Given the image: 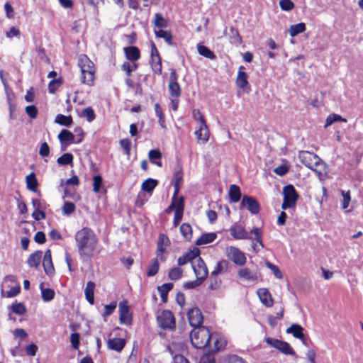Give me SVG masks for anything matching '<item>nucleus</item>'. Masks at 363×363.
I'll return each instance as SVG.
<instances>
[{"label": "nucleus", "mask_w": 363, "mask_h": 363, "mask_svg": "<svg viewBox=\"0 0 363 363\" xmlns=\"http://www.w3.org/2000/svg\"><path fill=\"white\" fill-rule=\"evenodd\" d=\"M215 233H207L202 234L195 242L196 245H202L211 243L216 239Z\"/></svg>", "instance_id": "33"}, {"label": "nucleus", "mask_w": 363, "mask_h": 363, "mask_svg": "<svg viewBox=\"0 0 363 363\" xmlns=\"http://www.w3.org/2000/svg\"><path fill=\"white\" fill-rule=\"evenodd\" d=\"M306 24L304 23H299L297 24L291 25L289 28V33L291 37H294L306 30Z\"/></svg>", "instance_id": "46"}, {"label": "nucleus", "mask_w": 363, "mask_h": 363, "mask_svg": "<svg viewBox=\"0 0 363 363\" xmlns=\"http://www.w3.org/2000/svg\"><path fill=\"white\" fill-rule=\"evenodd\" d=\"M257 296L261 303L267 308L272 307L274 305V299L270 292L264 288L259 289L257 291Z\"/></svg>", "instance_id": "18"}, {"label": "nucleus", "mask_w": 363, "mask_h": 363, "mask_svg": "<svg viewBox=\"0 0 363 363\" xmlns=\"http://www.w3.org/2000/svg\"><path fill=\"white\" fill-rule=\"evenodd\" d=\"M337 121L345 122L346 120L342 118V116L340 115H337L335 113H332L328 116L326 121H325V127L326 128L328 126H330L333 123L337 122Z\"/></svg>", "instance_id": "56"}, {"label": "nucleus", "mask_w": 363, "mask_h": 363, "mask_svg": "<svg viewBox=\"0 0 363 363\" xmlns=\"http://www.w3.org/2000/svg\"><path fill=\"white\" fill-rule=\"evenodd\" d=\"M212 340L213 341V345L212 346L211 342L209 343V346L206 350L208 352H216L225 346V342L222 339H218V337H214L213 336L211 341Z\"/></svg>", "instance_id": "38"}, {"label": "nucleus", "mask_w": 363, "mask_h": 363, "mask_svg": "<svg viewBox=\"0 0 363 363\" xmlns=\"http://www.w3.org/2000/svg\"><path fill=\"white\" fill-rule=\"evenodd\" d=\"M95 283L89 281L86 283L84 294L86 301L91 304L93 305L94 303V289H95Z\"/></svg>", "instance_id": "31"}, {"label": "nucleus", "mask_w": 363, "mask_h": 363, "mask_svg": "<svg viewBox=\"0 0 363 363\" xmlns=\"http://www.w3.org/2000/svg\"><path fill=\"white\" fill-rule=\"evenodd\" d=\"M42 255L43 252L41 250H37L30 255L27 260L28 266L30 267L38 268L42 258Z\"/></svg>", "instance_id": "32"}, {"label": "nucleus", "mask_w": 363, "mask_h": 363, "mask_svg": "<svg viewBox=\"0 0 363 363\" xmlns=\"http://www.w3.org/2000/svg\"><path fill=\"white\" fill-rule=\"evenodd\" d=\"M180 233L183 238L188 241L192 238L193 231L191 225L189 223H184L180 225Z\"/></svg>", "instance_id": "42"}, {"label": "nucleus", "mask_w": 363, "mask_h": 363, "mask_svg": "<svg viewBox=\"0 0 363 363\" xmlns=\"http://www.w3.org/2000/svg\"><path fill=\"white\" fill-rule=\"evenodd\" d=\"M266 266L269 269L272 270V272H273L275 277H277V279H282L283 274H282L281 272L280 271L279 268L277 265L267 261V262H266Z\"/></svg>", "instance_id": "63"}, {"label": "nucleus", "mask_w": 363, "mask_h": 363, "mask_svg": "<svg viewBox=\"0 0 363 363\" xmlns=\"http://www.w3.org/2000/svg\"><path fill=\"white\" fill-rule=\"evenodd\" d=\"M102 177L101 175H95L93 177V191L94 193H99L102 186Z\"/></svg>", "instance_id": "60"}, {"label": "nucleus", "mask_w": 363, "mask_h": 363, "mask_svg": "<svg viewBox=\"0 0 363 363\" xmlns=\"http://www.w3.org/2000/svg\"><path fill=\"white\" fill-rule=\"evenodd\" d=\"M199 255L200 250L197 247H194L193 250H189L188 252L179 257L177 259V264L179 266H182L188 262L192 263Z\"/></svg>", "instance_id": "17"}, {"label": "nucleus", "mask_w": 363, "mask_h": 363, "mask_svg": "<svg viewBox=\"0 0 363 363\" xmlns=\"http://www.w3.org/2000/svg\"><path fill=\"white\" fill-rule=\"evenodd\" d=\"M26 186L27 188L35 192L37 191V187L38 186V182L35 177V174L34 172L30 173L26 178Z\"/></svg>", "instance_id": "40"}, {"label": "nucleus", "mask_w": 363, "mask_h": 363, "mask_svg": "<svg viewBox=\"0 0 363 363\" xmlns=\"http://www.w3.org/2000/svg\"><path fill=\"white\" fill-rule=\"evenodd\" d=\"M43 266L44 271L47 275H52L55 272V268L52 261L51 251L48 250L43 259Z\"/></svg>", "instance_id": "21"}, {"label": "nucleus", "mask_w": 363, "mask_h": 363, "mask_svg": "<svg viewBox=\"0 0 363 363\" xmlns=\"http://www.w3.org/2000/svg\"><path fill=\"white\" fill-rule=\"evenodd\" d=\"M148 157L152 164L157 165L159 167H162L161 159L162 154L159 149H153L149 151Z\"/></svg>", "instance_id": "30"}, {"label": "nucleus", "mask_w": 363, "mask_h": 363, "mask_svg": "<svg viewBox=\"0 0 363 363\" xmlns=\"http://www.w3.org/2000/svg\"><path fill=\"white\" fill-rule=\"evenodd\" d=\"M154 26L160 29L165 28L168 26V22L160 13H156L155 14Z\"/></svg>", "instance_id": "47"}, {"label": "nucleus", "mask_w": 363, "mask_h": 363, "mask_svg": "<svg viewBox=\"0 0 363 363\" xmlns=\"http://www.w3.org/2000/svg\"><path fill=\"white\" fill-rule=\"evenodd\" d=\"M192 268L196 279L204 281L208 274V268L204 261L199 256L192 262Z\"/></svg>", "instance_id": "10"}, {"label": "nucleus", "mask_w": 363, "mask_h": 363, "mask_svg": "<svg viewBox=\"0 0 363 363\" xmlns=\"http://www.w3.org/2000/svg\"><path fill=\"white\" fill-rule=\"evenodd\" d=\"M341 194L342 196L341 206L342 209L345 210L348 208L350 202L351 201L350 191H345L344 190H341Z\"/></svg>", "instance_id": "55"}, {"label": "nucleus", "mask_w": 363, "mask_h": 363, "mask_svg": "<svg viewBox=\"0 0 363 363\" xmlns=\"http://www.w3.org/2000/svg\"><path fill=\"white\" fill-rule=\"evenodd\" d=\"M77 65L81 71V82L89 86H94L96 72L94 63L86 55L81 54L77 58Z\"/></svg>", "instance_id": "2"}, {"label": "nucleus", "mask_w": 363, "mask_h": 363, "mask_svg": "<svg viewBox=\"0 0 363 363\" xmlns=\"http://www.w3.org/2000/svg\"><path fill=\"white\" fill-rule=\"evenodd\" d=\"M159 258L157 257L151 260L150 264L147 267V276L149 277L155 276L160 269Z\"/></svg>", "instance_id": "39"}, {"label": "nucleus", "mask_w": 363, "mask_h": 363, "mask_svg": "<svg viewBox=\"0 0 363 363\" xmlns=\"http://www.w3.org/2000/svg\"><path fill=\"white\" fill-rule=\"evenodd\" d=\"M193 118L194 120L199 122V125L205 127L206 124L205 117L199 109H194L192 111Z\"/></svg>", "instance_id": "57"}, {"label": "nucleus", "mask_w": 363, "mask_h": 363, "mask_svg": "<svg viewBox=\"0 0 363 363\" xmlns=\"http://www.w3.org/2000/svg\"><path fill=\"white\" fill-rule=\"evenodd\" d=\"M230 235L235 240H251L252 238L245 227L235 223L230 228Z\"/></svg>", "instance_id": "15"}, {"label": "nucleus", "mask_w": 363, "mask_h": 363, "mask_svg": "<svg viewBox=\"0 0 363 363\" xmlns=\"http://www.w3.org/2000/svg\"><path fill=\"white\" fill-rule=\"evenodd\" d=\"M298 158L301 163L310 169L314 166L316 161H320V157L316 154L305 150L298 152Z\"/></svg>", "instance_id": "14"}, {"label": "nucleus", "mask_w": 363, "mask_h": 363, "mask_svg": "<svg viewBox=\"0 0 363 363\" xmlns=\"http://www.w3.org/2000/svg\"><path fill=\"white\" fill-rule=\"evenodd\" d=\"M238 277L244 281L256 282L258 280V273L248 267H242L238 271Z\"/></svg>", "instance_id": "16"}, {"label": "nucleus", "mask_w": 363, "mask_h": 363, "mask_svg": "<svg viewBox=\"0 0 363 363\" xmlns=\"http://www.w3.org/2000/svg\"><path fill=\"white\" fill-rule=\"evenodd\" d=\"M62 84V80L59 79H53L48 84V91L50 94H55L57 89Z\"/></svg>", "instance_id": "54"}, {"label": "nucleus", "mask_w": 363, "mask_h": 363, "mask_svg": "<svg viewBox=\"0 0 363 363\" xmlns=\"http://www.w3.org/2000/svg\"><path fill=\"white\" fill-rule=\"evenodd\" d=\"M154 33L157 38H163L169 45H172L173 44V35L170 30L159 29L157 30H155Z\"/></svg>", "instance_id": "36"}, {"label": "nucleus", "mask_w": 363, "mask_h": 363, "mask_svg": "<svg viewBox=\"0 0 363 363\" xmlns=\"http://www.w3.org/2000/svg\"><path fill=\"white\" fill-rule=\"evenodd\" d=\"M229 197L232 202L237 203L241 199V191L240 187L236 184H231L229 187Z\"/></svg>", "instance_id": "34"}, {"label": "nucleus", "mask_w": 363, "mask_h": 363, "mask_svg": "<svg viewBox=\"0 0 363 363\" xmlns=\"http://www.w3.org/2000/svg\"><path fill=\"white\" fill-rule=\"evenodd\" d=\"M125 58L130 62H137L141 57L140 50L136 46H128L123 48Z\"/></svg>", "instance_id": "20"}, {"label": "nucleus", "mask_w": 363, "mask_h": 363, "mask_svg": "<svg viewBox=\"0 0 363 363\" xmlns=\"http://www.w3.org/2000/svg\"><path fill=\"white\" fill-rule=\"evenodd\" d=\"M220 363H247L242 357L235 355L230 354L224 357L220 362Z\"/></svg>", "instance_id": "49"}, {"label": "nucleus", "mask_w": 363, "mask_h": 363, "mask_svg": "<svg viewBox=\"0 0 363 363\" xmlns=\"http://www.w3.org/2000/svg\"><path fill=\"white\" fill-rule=\"evenodd\" d=\"M197 51L199 54L206 58L210 60H215L216 58V55L215 53L211 50L208 47L203 45L202 44L197 45Z\"/></svg>", "instance_id": "37"}, {"label": "nucleus", "mask_w": 363, "mask_h": 363, "mask_svg": "<svg viewBox=\"0 0 363 363\" xmlns=\"http://www.w3.org/2000/svg\"><path fill=\"white\" fill-rule=\"evenodd\" d=\"M26 113L30 118L35 119L38 116V111L35 106L30 105L26 107Z\"/></svg>", "instance_id": "64"}, {"label": "nucleus", "mask_w": 363, "mask_h": 363, "mask_svg": "<svg viewBox=\"0 0 363 363\" xmlns=\"http://www.w3.org/2000/svg\"><path fill=\"white\" fill-rule=\"evenodd\" d=\"M55 122L60 125L70 127L73 123V118L71 116L57 114L55 116Z\"/></svg>", "instance_id": "41"}, {"label": "nucleus", "mask_w": 363, "mask_h": 363, "mask_svg": "<svg viewBox=\"0 0 363 363\" xmlns=\"http://www.w3.org/2000/svg\"><path fill=\"white\" fill-rule=\"evenodd\" d=\"M116 306L117 303L116 301H112L109 304L105 305L104 310L102 314L103 317L105 318L111 315L114 312L115 309L116 308Z\"/></svg>", "instance_id": "59"}, {"label": "nucleus", "mask_w": 363, "mask_h": 363, "mask_svg": "<svg viewBox=\"0 0 363 363\" xmlns=\"http://www.w3.org/2000/svg\"><path fill=\"white\" fill-rule=\"evenodd\" d=\"M247 78L248 76L247 74L245 72V67L242 65L240 66L235 79L236 86L240 89H245L247 86H249Z\"/></svg>", "instance_id": "19"}, {"label": "nucleus", "mask_w": 363, "mask_h": 363, "mask_svg": "<svg viewBox=\"0 0 363 363\" xmlns=\"http://www.w3.org/2000/svg\"><path fill=\"white\" fill-rule=\"evenodd\" d=\"M230 38L232 43L236 45H240L242 43V37L240 36L239 31L237 28L231 26L230 28Z\"/></svg>", "instance_id": "51"}, {"label": "nucleus", "mask_w": 363, "mask_h": 363, "mask_svg": "<svg viewBox=\"0 0 363 363\" xmlns=\"http://www.w3.org/2000/svg\"><path fill=\"white\" fill-rule=\"evenodd\" d=\"M74 240L80 258L83 261L91 260L99 244L94 231L89 227H83L76 232Z\"/></svg>", "instance_id": "1"}, {"label": "nucleus", "mask_w": 363, "mask_h": 363, "mask_svg": "<svg viewBox=\"0 0 363 363\" xmlns=\"http://www.w3.org/2000/svg\"><path fill=\"white\" fill-rule=\"evenodd\" d=\"M311 169L315 172L319 177H325L328 173V166L320 157V161H316Z\"/></svg>", "instance_id": "27"}, {"label": "nucleus", "mask_w": 363, "mask_h": 363, "mask_svg": "<svg viewBox=\"0 0 363 363\" xmlns=\"http://www.w3.org/2000/svg\"><path fill=\"white\" fill-rule=\"evenodd\" d=\"M227 257L236 265L242 267L246 264L247 258L244 252L234 246L226 248Z\"/></svg>", "instance_id": "8"}, {"label": "nucleus", "mask_w": 363, "mask_h": 363, "mask_svg": "<svg viewBox=\"0 0 363 363\" xmlns=\"http://www.w3.org/2000/svg\"><path fill=\"white\" fill-rule=\"evenodd\" d=\"M149 64L154 74L160 76L162 74V57L155 43L152 41L150 45V56Z\"/></svg>", "instance_id": "4"}, {"label": "nucleus", "mask_w": 363, "mask_h": 363, "mask_svg": "<svg viewBox=\"0 0 363 363\" xmlns=\"http://www.w3.org/2000/svg\"><path fill=\"white\" fill-rule=\"evenodd\" d=\"M81 116L86 118L89 123L92 122L96 118L94 111L91 107H86L83 109Z\"/></svg>", "instance_id": "53"}, {"label": "nucleus", "mask_w": 363, "mask_h": 363, "mask_svg": "<svg viewBox=\"0 0 363 363\" xmlns=\"http://www.w3.org/2000/svg\"><path fill=\"white\" fill-rule=\"evenodd\" d=\"M171 244L170 240L168 236L164 233H160L158 236L157 243V257L160 261L164 262L166 259L164 253L166 251V247H169Z\"/></svg>", "instance_id": "13"}, {"label": "nucleus", "mask_w": 363, "mask_h": 363, "mask_svg": "<svg viewBox=\"0 0 363 363\" xmlns=\"http://www.w3.org/2000/svg\"><path fill=\"white\" fill-rule=\"evenodd\" d=\"M213 335L210 330L204 326L194 328L190 333L192 345L197 349L207 350L211 342Z\"/></svg>", "instance_id": "3"}, {"label": "nucleus", "mask_w": 363, "mask_h": 363, "mask_svg": "<svg viewBox=\"0 0 363 363\" xmlns=\"http://www.w3.org/2000/svg\"><path fill=\"white\" fill-rule=\"evenodd\" d=\"M108 347L116 352H121L125 345V341L123 338L109 339L107 342Z\"/></svg>", "instance_id": "28"}, {"label": "nucleus", "mask_w": 363, "mask_h": 363, "mask_svg": "<svg viewBox=\"0 0 363 363\" xmlns=\"http://www.w3.org/2000/svg\"><path fill=\"white\" fill-rule=\"evenodd\" d=\"M59 140L60 141L62 145L65 143H67L65 147H67L68 145L71 144V143H74V135L69 130H67V129H63L60 131V133L58 134V136H57ZM66 147L65 148H62V150H65Z\"/></svg>", "instance_id": "22"}, {"label": "nucleus", "mask_w": 363, "mask_h": 363, "mask_svg": "<svg viewBox=\"0 0 363 363\" xmlns=\"http://www.w3.org/2000/svg\"><path fill=\"white\" fill-rule=\"evenodd\" d=\"M157 184H158L157 180L152 179V178H148V179H145L142 183L141 189L144 191L150 193L157 186Z\"/></svg>", "instance_id": "44"}, {"label": "nucleus", "mask_w": 363, "mask_h": 363, "mask_svg": "<svg viewBox=\"0 0 363 363\" xmlns=\"http://www.w3.org/2000/svg\"><path fill=\"white\" fill-rule=\"evenodd\" d=\"M264 342L270 347L277 350L280 352L286 355H294L295 351L291 345L285 341L267 337L264 339Z\"/></svg>", "instance_id": "7"}, {"label": "nucleus", "mask_w": 363, "mask_h": 363, "mask_svg": "<svg viewBox=\"0 0 363 363\" xmlns=\"http://www.w3.org/2000/svg\"><path fill=\"white\" fill-rule=\"evenodd\" d=\"M55 293L53 289L48 288L41 290L42 299L45 302L52 301L55 298Z\"/></svg>", "instance_id": "52"}, {"label": "nucleus", "mask_w": 363, "mask_h": 363, "mask_svg": "<svg viewBox=\"0 0 363 363\" xmlns=\"http://www.w3.org/2000/svg\"><path fill=\"white\" fill-rule=\"evenodd\" d=\"M174 284L172 283H165L161 286H157V291L160 294L161 300L163 303H167L168 301V293L173 289Z\"/></svg>", "instance_id": "29"}, {"label": "nucleus", "mask_w": 363, "mask_h": 363, "mask_svg": "<svg viewBox=\"0 0 363 363\" xmlns=\"http://www.w3.org/2000/svg\"><path fill=\"white\" fill-rule=\"evenodd\" d=\"M74 157L72 153L67 152L64 153L60 157L57 158V162L60 165H68L73 164Z\"/></svg>", "instance_id": "48"}, {"label": "nucleus", "mask_w": 363, "mask_h": 363, "mask_svg": "<svg viewBox=\"0 0 363 363\" xmlns=\"http://www.w3.org/2000/svg\"><path fill=\"white\" fill-rule=\"evenodd\" d=\"M183 184V171L181 166H179L174 172V191L179 192Z\"/></svg>", "instance_id": "26"}, {"label": "nucleus", "mask_w": 363, "mask_h": 363, "mask_svg": "<svg viewBox=\"0 0 363 363\" xmlns=\"http://www.w3.org/2000/svg\"><path fill=\"white\" fill-rule=\"evenodd\" d=\"M286 333L292 334V335L299 340H304L303 328L296 323H293L286 330Z\"/></svg>", "instance_id": "25"}, {"label": "nucleus", "mask_w": 363, "mask_h": 363, "mask_svg": "<svg viewBox=\"0 0 363 363\" xmlns=\"http://www.w3.org/2000/svg\"><path fill=\"white\" fill-rule=\"evenodd\" d=\"M187 316L190 325L194 327V328L203 326V315L198 307L189 310Z\"/></svg>", "instance_id": "11"}, {"label": "nucleus", "mask_w": 363, "mask_h": 363, "mask_svg": "<svg viewBox=\"0 0 363 363\" xmlns=\"http://www.w3.org/2000/svg\"><path fill=\"white\" fill-rule=\"evenodd\" d=\"M70 342L74 350H78L80 345V335L78 333H72L70 335Z\"/></svg>", "instance_id": "62"}, {"label": "nucleus", "mask_w": 363, "mask_h": 363, "mask_svg": "<svg viewBox=\"0 0 363 363\" xmlns=\"http://www.w3.org/2000/svg\"><path fill=\"white\" fill-rule=\"evenodd\" d=\"M183 274V270L179 267H175L171 269L168 273V278L172 281L179 279Z\"/></svg>", "instance_id": "50"}, {"label": "nucleus", "mask_w": 363, "mask_h": 363, "mask_svg": "<svg viewBox=\"0 0 363 363\" xmlns=\"http://www.w3.org/2000/svg\"><path fill=\"white\" fill-rule=\"evenodd\" d=\"M119 308V322L121 325H131L133 322V315L130 313L128 301L126 299L121 301L118 304Z\"/></svg>", "instance_id": "9"}, {"label": "nucleus", "mask_w": 363, "mask_h": 363, "mask_svg": "<svg viewBox=\"0 0 363 363\" xmlns=\"http://www.w3.org/2000/svg\"><path fill=\"white\" fill-rule=\"evenodd\" d=\"M279 6L282 11H289L294 8V4L291 0H280Z\"/></svg>", "instance_id": "61"}, {"label": "nucleus", "mask_w": 363, "mask_h": 363, "mask_svg": "<svg viewBox=\"0 0 363 363\" xmlns=\"http://www.w3.org/2000/svg\"><path fill=\"white\" fill-rule=\"evenodd\" d=\"M283 195L284 199L281 204V208L283 210L293 208L296 206L299 196L292 184H288L284 187Z\"/></svg>", "instance_id": "5"}, {"label": "nucleus", "mask_w": 363, "mask_h": 363, "mask_svg": "<svg viewBox=\"0 0 363 363\" xmlns=\"http://www.w3.org/2000/svg\"><path fill=\"white\" fill-rule=\"evenodd\" d=\"M209 289L211 290H216L218 289L221 285V279L218 277L217 275L211 276L209 280Z\"/></svg>", "instance_id": "58"}, {"label": "nucleus", "mask_w": 363, "mask_h": 363, "mask_svg": "<svg viewBox=\"0 0 363 363\" xmlns=\"http://www.w3.org/2000/svg\"><path fill=\"white\" fill-rule=\"evenodd\" d=\"M179 193L178 191L173 192L171 203L174 206V211L184 212V198L183 196H179Z\"/></svg>", "instance_id": "24"}, {"label": "nucleus", "mask_w": 363, "mask_h": 363, "mask_svg": "<svg viewBox=\"0 0 363 363\" xmlns=\"http://www.w3.org/2000/svg\"><path fill=\"white\" fill-rule=\"evenodd\" d=\"M228 265L229 263L225 259H221L218 261L213 270L211 272V276H218L220 274L226 272L228 269Z\"/></svg>", "instance_id": "35"}, {"label": "nucleus", "mask_w": 363, "mask_h": 363, "mask_svg": "<svg viewBox=\"0 0 363 363\" xmlns=\"http://www.w3.org/2000/svg\"><path fill=\"white\" fill-rule=\"evenodd\" d=\"M240 206L241 207H245L246 209L253 215L258 214L261 208L259 202L255 198L247 195L242 196Z\"/></svg>", "instance_id": "12"}, {"label": "nucleus", "mask_w": 363, "mask_h": 363, "mask_svg": "<svg viewBox=\"0 0 363 363\" xmlns=\"http://www.w3.org/2000/svg\"><path fill=\"white\" fill-rule=\"evenodd\" d=\"M158 325L164 329L173 331L176 328V319L173 313L169 310H163L157 316Z\"/></svg>", "instance_id": "6"}, {"label": "nucleus", "mask_w": 363, "mask_h": 363, "mask_svg": "<svg viewBox=\"0 0 363 363\" xmlns=\"http://www.w3.org/2000/svg\"><path fill=\"white\" fill-rule=\"evenodd\" d=\"M9 310L16 315H24L26 313V307L23 303H18L16 301L11 306H9Z\"/></svg>", "instance_id": "43"}, {"label": "nucleus", "mask_w": 363, "mask_h": 363, "mask_svg": "<svg viewBox=\"0 0 363 363\" xmlns=\"http://www.w3.org/2000/svg\"><path fill=\"white\" fill-rule=\"evenodd\" d=\"M168 90L172 98H179L182 94V89L179 83H169Z\"/></svg>", "instance_id": "45"}, {"label": "nucleus", "mask_w": 363, "mask_h": 363, "mask_svg": "<svg viewBox=\"0 0 363 363\" xmlns=\"http://www.w3.org/2000/svg\"><path fill=\"white\" fill-rule=\"evenodd\" d=\"M195 135L196 138L197 143H201L202 144L206 143L209 139V130L207 125L205 127H202L201 125H199V128L198 130L195 131Z\"/></svg>", "instance_id": "23"}]
</instances>
